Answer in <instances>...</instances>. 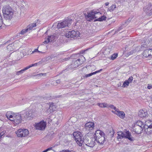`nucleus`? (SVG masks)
Returning <instances> with one entry per match:
<instances>
[{"mask_svg": "<svg viewBox=\"0 0 152 152\" xmlns=\"http://www.w3.org/2000/svg\"><path fill=\"white\" fill-rule=\"evenodd\" d=\"M2 12L4 18L6 20L11 19L13 15L12 8L9 5L5 6L2 9Z\"/></svg>", "mask_w": 152, "mask_h": 152, "instance_id": "nucleus-1", "label": "nucleus"}, {"mask_svg": "<svg viewBox=\"0 0 152 152\" xmlns=\"http://www.w3.org/2000/svg\"><path fill=\"white\" fill-rule=\"evenodd\" d=\"M104 135L103 132L100 130H97L94 135L95 140L100 145L103 144L105 140Z\"/></svg>", "mask_w": 152, "mask_h": 152, "instance_id": "nucleus-2", "label": "nucleus"}, {"mask_svg": "<svg viewBox=\"0 0 152 152\" xmlns=\"http://www.w3.org/2000/svg\"><path fill=\"white\" fill-rule=\"evenodd\" d=\"M117 139H121L123 138H127L130 141H133L134 138L132 137L131 133L128 131L122 132H118Z\"/></svg>", "mask_w": 152, "mask_h": 152, "instance_id": "nucleus-3", "label": "nucleus"}, {"mask_svg": "<svg viewBox=\"0 0 152 152\" xmlns=\"http://www.w3.org/2000/svg\"><path fill=\"white\" fill-rule=\"evenodd\" d=\"M99 14L100 15L101 13L99 11H94L92 10L90 11L89 12L84 13V15L87 21H91L92 20L96 18V15Z\"/></svg>", "mask_w": 152, "mask_h": 152, "instance_id": "nucleus-4", "label": "nucleus"}, {"mask_svg": "<svg viewBox=\"0 0 152 152\" xmlns=\"http://www.w3.org/2000/svg\"><path fill=\"white\" fill-rule=\"evenodd\" d=\"M73 135L77 143L79 146H81L83 142L81 133L80 132H74Z\"/></svg>", "mask_w": 152, "mask_h": 152, "instance_id": "nucleus-5", "label": "nucleus"}, {"mask_svg": "<svg viewBox=\"0 0 152 152\" xmlns=\"http://www.w3.org/2000/svg\"><path fill=\"white\" fill-rule=\"evenodd\" d=\"M72 19H67L60 23H58L57 25L58 28H64L66 26H69L72 23Z\"/></svg>", "mask_w": 152, "mask_h": 152, "instance_id": "nucleus-6", "label": "nucleus"}, {"mask_svg": "<svg viewBox=\"0 0 152 152\" xmlns=\"http://www.w3.org/2000/svg\"><path fill=\"white\" fill-rule=\"evenodd\" d=\"M80 33L78 31L72 30L71 31H67L65 34V36L67 38L77 37L79 36Z\"/></svg>", "mask_w": 152, "mask_h": 152, "instance_id": "nucleus-7", "label": "nucleus"}, {"mask_svg": "<svg viewBox=\"0 0 152 152\" xmlns=\"http://www.w3.org/2000/svg\"><path fill=\"white\" fill-rule=\"evenodd\" d=\"M83 141V143L89 147H93L95 145V142L89 137H85Z\"/></svg>", "mask_w": 152, "mask_h": 152, "instance_id": "nucleus-8", "label": "nucleus"}, {"mask_svg": "<svg viewBox=\"0 0 152 152\" xmlns=\"http://www.w3.org/2000/svg\"><path fill=\"white\" fill-rule=\"evenodd\" d=\"M29 133L28 130L26 129H19L16 132L18 137H21L27 136Z\"/></svg>", "mask_w": 152, "mask_h": 152, "instance_id": "nucleus-9", "label": "nucleus"}, {"mask_svg": "<svg viewBox=\"0 0 152 152\" xmlns=\"http://www.w3.org/2000/svg\"><path fill=\"white\" fill-rule=\"evenodd\" d=\"M46 124L45 122L41 121L39 122L36 124L35 127L37 129L43 130L46 127Z\"/></svg>", "mask_w": 152, "mask_h": 152, "instance_id": "nucleus-10", "label": "nucleus"}, {"mask_svg": "<svg viewBox=\"0 0 152 152\" xmlns=\"http://www.w3.org/2000/svg\"><path fill=\"white\" fill-rule=\"evenodd\" d=\"M13 119H11V121H13L16 124H19L21 122L22 120V116L19 113L15 114Z\"/></svg>", "mask_w": 152, "mask_h": 152, "instance_id": "nucleus-11", "label": "nucleus"}, {"mask_svg": "<svg viewBox=\"0 0 152 152\" xmlns=\"http://www.w3.org/2000/svg\"><path fill=\"white\" fill-rule=\"evenodd\" d=\"M83 63V61L81 60L80 59L77 60H74L71 64L72 68H76L78 67Z\"/></svg>", "mask_w": 152, "mask_h": 152, "instance_id": "nucleus-12", "label": "nucleus"}, {"mask_svg": "<svg viewBox=\"0 0 152 152\" xmlns=\"http://www.w3.org/2000/svg\"><path fill=\"white\" fill-rule=\"evenodd\" d=\"M112 112L117 115L121 118H124L125 117V114L124 112L119 111L118 109H116L115 111L112 110Z\"/></svg>", "mask_w": 152, "mask_h": 152, "instance_id": "nucleus-13", "label": "nucleus"}, {"mask_svg": "<svg viewBox=\"0 0 152 152\" xmlns=\"http://www.w3.org/2000/svg\"><path fill=\"white\" fill-rule=\"evenodd\" d=\"M94 124L93 122H89L86 123L85 125V129L87 130H92L94 128Z\"/></svg>", "mask_w": 152, "mask_h": 152, "instance_id": "nucleus-14", "label": "nucleus"}, {"mask_svg": "<svg viewBox=\"0 0 152 152\" xmlns=\"http://www.w3.org/2000/svg\"><path fill=\"white\" fill-rule=\"evenodd\" d=\"M143 129L140 126L134 125L132 129V131L134 132L136 134H140L142 133V131Z\"/></svg>", "mask_w": 152, "mask_h": 152, "instance_id": "nucleus-15", "label": "nucleus"}, {"mask_svg": "<svg viewBox=\"0 0 152 152\" xmlns=\"http://www.w3.org/2000/svg\"><path fill=\"white\" fill-rule=\"evenodd\" d=\"M152 6L151 4H149L148 5L146 6L144 8V11L150 15V12Z\"/></svg>", "mask_w": 152, "mask_h": 152, "instance_id": "nucleus-16", "label": "nucleus"}, {"mask_svg": "<svg viewBox=\"0 0 152 152\" xmlns=\"http://www.w3.org/2000/svg\"><path fill=\"white\" fill-rule=\"evenodd\" d=\"M102 69H101L99 70H98L94 72H92L91 73H89L88 74H86L84 76H83V77L84 78H87L89 77H90L93 75H95L97 73L100 72L102 71Z\"/></svg>", "mask_w": 152, "mask_h": 152, "instance_id": "nucleus-17", "label": "nucleus"}, {"mask_svg": "<svg viewBox=\"0 0 152 152\" xmlns=\"http://www.w3.org/2000/svg\"><path fill=\"white\" fill-rule=\"evenodd\" d=\"M139 116L141 118L145 117L147 114L146 111L143 110H140L139 112Z\"/></svg>", "mask_w": 152, "mask_h": 152, "instance_id": "nucleus-18", "label": "nucleus"}, {"mask_svg": "<svg viewBox=\"0 0 152 152\" xmlns=\"http://www.w3.org/2000/svg\"><path fill=\"white\" fill-rule=\"evenodd\" d=\"M143 56L145 57H149L151 58L150 53L149 49L145 50L143 53Z\"/></svg>", "mask_w": 152, "mask_h": 152, "instance_id": "nucleus-19", "label": "nucleus"}, {"mask_svg": "<svg viewBox=\"0 0 152 152\" xmlns=\"http://www.w3.org/2000/svg\"><path fill=\"white\" fill-rule=\"evenodd\" d=\"M26 113L27 114L26 115L27 116V119L28 120L31 119V118L32 117V111L31 110L26 111Z\"/></svg>", "mask_w": 152, "mask_h": 152, "instance_id": "nucleus-20", "label": "nucleus"}, {"mask_svg": "<svg viewBox=\"0 0 152 152\" xmlns=\"http://www.w3.org/2000/svg\"><path fill=\"white\" fill-rule=\"evenodd\" d=\"M134 125L140 126L143 129L144 128L145 126L144 123L140 121H137Z\"/></svg>", "mask_w": 152, "mask_h": 152, "instance_id": "nucleus-21", "label": "nucleus"}, {"mask_svg": "<svg viewBox=\"0 0 152 152\" xmlns=\"http://www.w3.org/2000/svg\"><path fill=\"white\" fill-rule=\"evenodd\" d=\"M145 129V131L148 134H149L152 133V127H147Z\"/></svg>", "mask_w": 152, "mask_h": 152, "instance_id": "nucleus-22", "label": "nucleus"}, {"mask_svg": "<svg viewBox=\"0 0 152 152\" xmlns=\"http://www.w3.org/2000/svg\"><path fill=\"white\" fill-rule=\"evenodd\" d=\"M36 23H32L29 24L27 27L28 29V31L31 30L33 29V28L36 26Z\"/></svg>", "mask_w": 152, "mask_h": 152, "instance_id": "nucleus-23", "label": "nucleus"}, {"mask_svg": "<svg viewBox=\"0 0 152 152\" xmlns=\"http://www.w3.org/2000/svg\"><path fill=\"white\" fill-rule=\"evenodd\" d=\"M144 129L146 128L147 127H152V121H147L145 122Z\"/></svg>", "mask_w": 152, "mask_h": 152, "instance_id": "nucleus-24", "label": "nucleus"}, {"mask_svg": "<svg viewBox=\"0 0 152 152\" xmlns=\"http://www.w3.org/2000/svg\"><path fill=\"white\" fill-rule=\"evenodd\" d=\"M22 116V119H24L25 120L26 119H28L27 116L26 115H27V114H26V111H22L21 113V114H20Z\"/></svg>", "mask_w": 152, "mask_h": 152, "instance_id": "nucleus-25", "label": "nucleus"}, {"mask_svg": "<svg viewBox=\"0 0 152 152\" xmlns=\"http://www.w3.org/2000/svg\"><path fill=\"white\" fill-rule=\"evenodd\" d=\"M49 109L50 110V112H53L55 110L56 107L54 105L53 103H51L50 105Z\"/></svg>", "mask_w": 152, "mask_h": 152, "instance_id": "nucleus-26", "label": "nucleus"}, {"mask_svg": "<svg viewBox=\"0 0 152 152\" xmlns=\"http://www.w3.org/2000/svg\"><path fill=\"white\" fill-rule=\"evenodd\" d=\"M106 18L104 15L102 16L101 17H100L97 19H95L94 21H102L104 20H105L106 19Z\"/></svg>", "mask_w": 152, "mask_h": 152, "instance_id": "nucleus-27", "label": "nucleus"}, {"mask_svg": "<svg viewBox=\"0 0 152 152\" xmlns=\"http://www.w3.org/2000/svg\"><path fill=\"white\" fill-rule=\"evenodd\" d=\"M116 7V5L115 4H112L108 9V10L110 12H113L115 9Z\"/></svg>", "mask_w": 152, "mask_h": 152, "instance_id": "nucleus-28", "label": "nucleus"}, {"mask_svg": "<svg viewBox=\"0 0 152 152\" xmlns=\"http://www.w3.org/2000/svg\"><path fill=\"white\" fill-rule=\"evenodd\" d=\"M15 113H11V114L10 115V116H9V114H6V116L7 118L9 119L10 121H11V119H13L14 117H13V116H14V114Z\"/></svg>", "mask_w": 152, "mask_h": 152, "instance_id": "nucleus-29", "label": "nucleus"}, {"mask_svg": "<svg viewBox=\"0 0 152 152\" xmlns=\"http://www.w3.org/2000/svg\"><path fill=\"white\" fill-rule=\"evenodd\" d=\"M27 68L26 67L25 68L17 72L16 74L18 75H19L20 74L23 73L24 71L27 69Z\"/></svg>", "mask_w": 152, "mask_h": 152, "instance_id": "nucleus-30", "label": "nucleus"}, {"mask_svg": "<svg viewBox=\"0 0 152 152\" xmlns=\"http://www.w3.org/2000/svg\"><path fill=\"white\" fill-rule=\"evenodd\" d=\"M55 37L54 35H51L48 36V38L50 40V42H52L55 39Z\"/></svg>", "mask_w": 152, "mask_h": 152, "instance_id": "nucleus-31", "label": "nucleus"}, {"mask_svg": "<svg viewBox=\"0 0 152 152\" xmlns=\"http://www.w3.org/2000/svg\"><path fill=\"white\" fill-rule=\"evenodd\" d=\"M148 41L147 42H142L141 43V47L146 48L148 47Z\"/></svg>", "mask_w": 152, "mask_h": 152, "instance_id": "nucleus-32", "label": "nucleus"}, {"mask_svg": "<svg viewBox=\"0 0 152 152\" xmlns=\"http://www.w3.org/2000/svg\"><path fill=\"white\" fill-rule=\"evenodd\" d=\"M129 82H128L126 80L123 83V84L122 86V87L123 88L129 86Z\"/></svg>", "mask_w": 152, "mask_h": 152, "instance_id": "nucleus-33", "label": "nucleus"}, {"mask_svg": "<svg viewBox=\"0 0 152 152\" xmlns=\"http://www.w3.org/2000/svg\"><path fill=\"white\" fill-rule=\"evenodd\" d=\"M28 31V29L26 28V29H24L22 30L20 32V34H25L26 32Z\"/></svg>", "mask_w": 152, "mask_h": 152, "instance_id": "nucleus-34", "label": "nucleus"}, {"mask_svg": "<svg viewBox=\"0 0 152 152\" xmlns=\"http://www.w3.org/2000/svg\"><path fill=\"white\" fill-rule=\"evenodd\" d=\"M124 27V26H123L121 24L120 26L118 28L117 30L115 31V34L117 33L118 32L122 29Z\"/></svg>", "mask_w": 152, "mask_h": 152, "instance_id": "nucleus-35", "label": "nucleus"}, {"mask_svg": "<svg viewBox=\"0 0 152 152\" xmlns=\"http://www.w3.org/2000/svg\"><path fill=\"white\" fill-rule=\"evenodd\" d=\"M117 56V54H114L111 56V59L113 60L115 59Z\"/></svg>", "mask_w": 152, "mask_h": 152, "instance_id": "nucleus-36", "label": "nucleus"}, {"mask_svg": "<svg viewBox=\"0 0 152 152\" xmlns=\"http://www.w3.org/2000/svg\"><path fill=\"white\" fill-rule=\"evenodd\" d=\"M2 17L1 15V14L0 13V28H1L2 26Z\"/></svg>", "mask_w": 152, "mask_h": 152, "instance_id": "nucleus-37", "label": "nucleus"}, {"mask_svg": "<svg viewBox=\"0 0 152 152\" xmlns=\"http://www.w3.org/2000/svg\"><path fill=\"white\" fill-rule=\"evenodd\" d=\"M133 80V77L132 76L130 77L129 79L127 80H126V81L128 82H129V83H131L132 81Z\"/></svg>", "mask_w": 152, "mask_h": 152, "instance_id": "nucleus-38", "label": "nucleus"}, {"mask_svg": "<svg viewBox=\"0 0 152 152\" xmlns=\"http://www.w3.org/2000/svg\"><path fill=\"white\" fill-rule=\"evenodd\" d=\"M37 65V63H35V64H32L31 65H30L28 66H27L26 67L27 68V69H29L30 68L32 67V66H36Z\"/></svg>", "mask_w": 152, "mask_h": 152, "instance_id": "nucleus-39", "label": "nucleus"}, {"mask_svg": "<svg viewBox=\"0 0 152 152\" xmlns=\"http://www.w3.org/2000/svg\"><path fill=\"white\" fill-rule=\"evenodd\" d=\"M136 52V51L135 50H131L130 52H128L127 54L129 55H131L133 54V53H135Z\"/></svg>", "mask_w": 152, "mask_h": 152, "instance_id": "nucleus-40", "label": "nucleus"}, {"mask_svg": "<svg viewBox=\"0 0 152 152\" xmlns=\"http://www.w3.org/2000/svg\"><path fill=\"white\" fill-rule=\"evenodd\" d=\"M128 24V21H126L124 22H123L122 23V25L123 26H124V27H125L127 24Z\"/></svg>", "mask_w": 152, "mask_h": 152, "instance_id": "nucleus-41", "label": "nucleus"}, {"mask_svg": "<svg viewBox=\"0 0 152 152\" xmlns=\"http://www.w3.org/2000/svg\"><path fill=\"white\" fill-rule=\"evenodd\" d=\"M6 133V132L5 130H3L2 132H1L0 133V136L2 137L3 135H4Z\"/></svg>", "mask_w": 152, "mask_h": 152, "instance_id": "nucleus-42", "label": "nucleus"}, {"mask_svg": "<svg viewBox=\"0 0 152 152\" xmlns=\"http://www.w3.org/2000/svg\"><path fill=\"white\" fill-rule=\"evenodd\" d=\"M109 107H110L111 108H113L114 109V110H116V108L114 107L113 105H109Z\"/></svg>", "mask_w": 152, "mask_h": 152, "instance_id": "nucleus-43", "label": "nucleus"}, {"mask_svg": "<svg viewBox=\"0 0 152 152\" xmlns=\"http://www.w3.org/2000/svg\"><path fill=\"white\" fill-rule=\"evenodd\" d=\"M46 73H40L39 74H38L37 75H36V76H46Z\"/></svg>", "mask_w": 152, "mask_h": 152, "instance_id": "nucleus-44", "label": "nucleus"}, {"mask_svg": "<svg viewBox=\"0 0 152 152\" xmlns=\"http://www.w3.org/2000/svg\"><path fill=\"white\" fill-rule=\"evenodd\" d=\"M50 42V40L48 39V38H47V39L45 41L43 42V43L44 44H47L48 43Z\"/></svg>", "mask_w": 152, "mask_h": 152, "instance_id": "nucleus-45", "label": "nucleus"}, {"mask_svg": "<svg viewBox=\"0 0 152 152\" xmlns=\"http://www.w3.org/2000/svg\"><path fill=\"white\" fill-rule=\"evenodd\" d=\"M103 107H109V104H107V103H103Z\"/></svg>", "mask_w": 152, "mask_h": 152, "instance_id": "nucleus-46", "label": "nucleus"}, {"mask_svg": "<svg viewBox=\"0 0 152 152\" xmlns=\"http://www.w3.org/2000/svg\"><path fill=\"white\" fill-rule=\"evenodd\" d=\"M150 53L151 58L152 57V49H149Z\"/></svg>", "mask_w": 152, "mask_h": 152, "instance_id": "nucleus-47", "label": "nucleus"}, {"mask_svg": "<svg viewBox=\"0 0 152 152\" xmlns=\"http://www.w3.org/2000/svg\"><path fill=\"white\" fill-rule=\"evenodd\" d=\"M64 152H74L72 151H70L69 150H64Z\"/></svg>", "mask_w": 152, "mask_h": 152, "instance_id": "nucleus-48", "label": "nucleus"}, {"mask_svg": "<svg viewBox=\"0 0 152 152\" xmlns=\"http://www.w3.org/2000/svg\"><path fill=\"white\" fill-rule=\"evenodd\" d=\"M147 88L148 89H151L152 88V85H148L147 86Z\"/></svg>", "mask_w": 152, "mask_h": 152, "instance_id": "nucleus-49", "label": "nucleus"}, {"mask_svg": "<svg viewBox=\"0 0 152 152\" xmlns=\"http://www.w3.org/2000/svg\"><path fill=\"white\" fill-rule=\"evenodd\" d=\"M98 105L101 107H103V103H100L98 104Z\"/></svg>", "mask_w": 152, "mask_h": 152, "instance_id": "nucleus-50", "label": "nucleus"}, {"mask_svg": "<svg viewBox=\"0 0 152 152\" xmlns=\"http://www.w3.org/2000/svg\"><path fill=\"white\" fill-rule=\"evenodd\" d=\"M38 48L35 49L34 50V51H33L32 53H34V52H38Z\"/></svg>", "mask_w": 152, "mask_h": 152, "instance_id": "nucleus-51", "label": "nucleus"}, {"mask_svg": "<svg viewBox=\"0 0 152 152\" xmlns=\"http://www.w3.org/2000/svg\"><path fill=\"white\" fill-rule=\"evenodd\" d=\"M60 82V80H58L56 81V83L57 84L59 83Z\"/></svg>", "mask_w": 152, "mask_h": 152, "instance_id": "nucleus-52", "label": "nucleus"}, {"mask_svg": "<svg viewBox=\"0 0 152 152\" xmlns=\"http://www.w3.org/2000/svg\"><path fill=\"white\" fill-rule=\"evenodd\" d=\"M88 49H86V50H82L80 52V53H84L85 51H86Z\"/></svg>", "mask_w": 152, "mask_h": 152, "instance_id": "nucleus-53", "label": "nucleus"}, {"mask_svg": "<svg viewBox=\"0 0 152 152\" xmlns=\"http://www.w3.org/2000/svg\"><path fill=\"white\" fill-rule=\"evenodd\" d=\"M12 45V44H10V45H9L7 47V49H9L10 48V47H11V46Z\"/></svg>", "mask_w": 152, "mask_h": 152, "instance_id": "nucleus-54", "label": "nucleus"}, {"mask_svg": "<svg viewBox=\"0 0 152 152\" xmlns=\"http://www.w3.org/2000/svg\"><path fill=\"white\" fill-rule=\"evenodd\" d=\"M125 1V0H120L119 1L120 3H122L123 2H124Z\"/></svg>", "mask_w": 152, "mask_h": 152, "instance_id": "nucleus-55", "label": "nucleus"}, {"mask_svg": "<svg viewBox=\"0 0 152 152\" xmlns=\"http://www.w3.org/2000/svg\"><path fill=\"white\" fill-rule=\"evenodd\" d=\"M131 19L129 18L127 21H128V23H129L130 21L131 20Z\"/></svg>", "mask_w": 152, "mask_h": 152, "instance_id": "nucleus-56", "label": "nucleus"}, {"mask_svg": "<svg viewBox=\"0 0 152 152\" xmlns=\"http://www.w3.org/2000/svg\"><path fill=\"white\" fill-rule=\"evenodd\" d=\"M6 114H9V116H10V115L11 114L10 112H7Z\"/></svg>", "mask_w": 152, "mask_h": 152, "instance_id": "nucleus-57", "label": "nucleus"}, {"mask_svg": "<svg viewBox=\"0 0 152 152\" xmlns=\"http://www.w3.org/2000/svg\"><path fill=\"white\" fill-rule=\"evenodd\" d=\"M109 4V3L107 2H106L105 3V5L106 6H107Z\"/></svg>", "mask_w": 152, "mask_h": 152, "instance_id": "nucleus-58", "label": "nucleus"}, {"mask_svg": "<svg viewBox=\"0 0 152 152\" xmlns=\"http://www.w3.org/2000/svg\"><path fill=\"white\" fill-rule=\"evenodd\" d=\"M121 83H119L118 84V86H121Z\"/></svg>", "mask_w": 152, "mask_h": 152, "instance_id": "nucleus-59", "label": "nucleus"}, {"mask_svg": "<svg viewBox=\"0 0 152 152\" xmlns=\"http://www.w3.org/2000/svg\"><path fill=\"white\" fill-rule=\"evenodd\" d=\"M38 53H44L42 52H41V51H38Z\"/></svg>", "mask_w": 152, "mask_h": 152, "instance_id": "nucleus-60", "label": "nucleus"}, {"mask_svg": "<svg viewBox=\"0 0 152 152\" xmlns=\"http://www.w3.org/2000/svg\"><path fill=\"white\" fill-rule=\"evenodd\" d=\"M59 152H64V150H63L62 151H60Z\"/></svg>", "mask_w": 152, "mask_h": 152, "instance_id": "nucleus-61", "label": "nucleus"}, {"mask_svg": "<svg viewBox=\"0 0 152 152\" xmlns=\"http://www.w3.org/2000/svg\"><path fill=\"white\" fill-rule=\"evenodd\" d=\"M118 0H116V1H116V2H118Z\"/></svg>", "mask_w": 152, "mask_h": 152, "instance_id": "nucleus-62", "label": "nucleus"}, {"mask_svg": "<svg viewBox=\"0 0 152 152\" xmlns=\"http://www.w3.org/2000/svg\"><path fill=\"white\" fill-rule=\"evenodd\" d=\"M69 141H68L67 142L68 143V144L69 143Z\"/></svg>", "mask_w": 152, "mask_h": 152, "instance_id": "nucleus-63", "label": "nucleus"}, {"mask_svg": "<svg viewBox=\"0 0 152 152\" xmlns=\"http://www.w3.org/2000/svg\"><path fill=\"white\" fill-rule=\"evenodd\" d=\"M1 131V128H0V131Z\"/></svg>", "mask_w": 152, "mask_h": 152, "instance_id": "nucleus-64", "label": "nucleus"}]
</instances>
